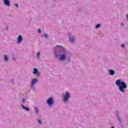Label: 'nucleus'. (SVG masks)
<instances>
[{"mask_svg":"<svg viewBox=\"0 0 128 128\" xmlns=\"http://www.w3.org/2000/svg\"><path fill=\"white\" fill-rule=\"evenodd\" d=\"M46 104H48V106H52V104H54V97H50L48 98Z\"/></svg>","mask_w":128,"mask_h":128,"instance_id":"obj_4","label":"nucleus"},{"mask_svg":"<svg viewBox=\"0 0 128 128\" xmlns=\"http://www.w3.org/2000/svg\"><path fill=\"white\" fill-rule=\"evenodd\" d=\"M38 72V69L36 68H34V71H33V74H36Z\"/></svg>","mask_w":128,"mask_h":128,"instance_id":"obj_12","label":"nucleus"},{"mask_svg":"<svg viewBox=\"0 0 128 128\" xmlns=\"http://www.w3.org/2000/svg\"><path fill=\"white\" fill-rule=\"evenodd\" d=\"M36 76H40V73L39 72H37L36 74Z\"/></svg>","mask_w":128,"mask_h":128,"instance_id":"obj_19","label":"nucleus"},{"mask_svg":"<svg viewBox=\"0 0 128 128\" xmlns=\"http://www.w3.org/2000/svg\"><path fill=\"white\" fill-rule=\"evenodd\" d=\"M115 84L118 87V90L122 94H126V88H127L128 85L125 82L123 81L122 80L118 79L116 80Z\"/></svg>","mask_w":128,"mask_h":128,"instance_id":"obj_2","label":"nucleus"},{"mask_svg":"<svg viewBox=\"0 0 128 128\" xmlns=\"http://www.w3.org/2000/svg\"><path fill=\"white\" fill-rule=\"evenodd\" d=\"M40 52H38L37 53V59L38 60H40Z\"/></svg>","mask_w":128,"mask_h":128,"instance_id":"obj_15","label":"nucleus"},{"mask_svg":"<svg viewBox=\"0 0 128 128\" xmlns=\"http://www.w3.org/2000/svg\"><path fill=\"white\" fill-rule=\"evenodd\" d=\"M38 123L40 124H42V120H38Z\"/></svg>","mask_w":128,"mask_h":128,"instance_id":"obj_20","label":"nucleus"},{"mask_svg":"<svg viewBox=\"0 0 128 128\" xmlns=\"http://www.w3.org/2000/svg\"><path fill=\"white\" fill-rule=\"evenodd\" d=\"M70 40L71 42H74V36L70 37Z\"/></svg>","mask_w":128,"mask_h":128,"instance_id":"obj_11","label":"nucleus"},{"mask_svg":"<svg viewBox=\"0 0 128 128\" xmlns=\"http://www.w3.org/2000/svg\"><path fill=\"white\" fill-rule=\"evenodd\" d=\"M108 72L110 76H114V70H110Z\"/></svg>","mask_w":128,"mask_h":128,"instance_id":"obj_10","label":"nucleus"},{"mask_svg":"<svg viewBox=\"0 0 128 128\" xmlns=\"http://www.w3.org/2000/svg\"><path fill=\"white\" fill-rule=\"evenodd\" d=\"M3 2L7 6H10V0H3Z\"/></svg>","mask_w":128,"mask_h":128,"instance_id":"obj_7","label":"nucleus"},{"mask_svg":"<svg viewBox=\"0 0 128 128\" xmlns=\"http://www.w3.org/2000/svg\"><path fill=\"white\" fill-rule=\"evenodd\" d=\"M124 46H125L124 44H122L121 47L122 48H124Z\"/></svg>","mask_w":128,"mask_h":128,"instance_id":"obj_24","label":"nucleus"},{"mask_svg":"<svg viewBox=\"0 0 128 128\" xmlns=\"http://www.w3.org/2000/svg\"><path fill=\"white\" fill-rule=\"evenodd\" d=\"M35 110V114H38V107H35L34 108Z\"/></svg>","mask_w":128,"mask_h":128,"instance_id":"obj_14","label":"nucleus"},{"mask_svg":"<svg viewBox=\"0 0 128 128\" xmlns=\"http://www.w3.org/2000/svg\"><path fill=\"white\" fill-rule=\"evenodd\" d=\"M115 116H116V118L118 119V120L119 123L122 124V120L120 117V114H118V110H116V112H115Z\"/></svg>","mask_w":128,"mask_h":128,"instance_id":"obj_5","label":"nucleus"},{"mask_svg":"<svg viewBox=\"0 0 128 128\" xmlns=\"http://www.w3.org/2000/svg\"><path fill=\"white\" fill-rule=\"evenodd\" d=\"M96 28H100V24H97L96 26H95Z\"/></svg>","mask_w":128,"mask_h":128,"instance_id":"obj_17","label":"nucleus"},{"mask_svg":"<svg viewBox=\"0 0 128 128\" xmlns=\"http://www.w3.org/2000/svg\"><path fill=\"white\" fill-rule=\"evenodd\" d=\"M126 42L128 43V41H126Z\"/></svg>","mask_w":128,"mask_h":128,"instance_id":"obj_32","label":"nucleus"},{"mask_svg":"<svg viewBox=\"0 0 128 128\" xmlns=\"http://www.w3.org/2000/svg\"><path fill=\"white\" fill-rule=\"evenodd\" d=\"M6 30H8V26H6Z\"/></svg>","mask_w":128,"mask_h":128,"instance_id":"obj_27","label":"nucleus"},{"mask_svg":"<svg viewBox=\"0 0 128 128\" xmlns=\"http://www.w3.org/2000/svg\"><path fill=\"white\" fill-rule=\"evenodd\" d=\"M121 26H124V23L122 22Z\"/></svg>","mask_w":128,"mask_h":128,"instance_id":"obj_29","label":"nucleus"},{"mask_svg":"<svg viewBox=\"0 0 128 128\" xmlns=\"http://www.w3.org/2000/svg\"><path fill=\"white\" fill-rule=\"evenodd\" d=\"M70 98V94L68 92H66L64 96L62 98V101L65 103L68 102Z\"/></svg>","mask_w":128,"mask_h":128,"instance_id":"obj_3","label":"nucleus"},{"mask_svg":"<svg viewBox=\"0 0 128 128\" xmlns=\"http://www.w3.org/2000/svg\"><path fill=\"white\" fill-rule=\"evenodd\" d=\"M12 82H13V84H14V79H12Z\"/></svg>","mask_w":128,"mask_h":128,"instance_id":"obj_28","label":"nucleus"},{"mask_svg":"<svg viewBox=\"0 0 128 128\" xmlns=\"http://www.w3.org/2000/svg\"><path fill=\"white\" fill-rule=\"evenodd\" d=\"M38 34H42V30L38 28Z\"/></svg>","mask_w":128,"mask_h":128,"instance_id":"obj_21","label":"nucleus"},{"mask_svg":"<svg viewBox=\"0 0 128 128\" xmlns=\"http://www.w3.org/2000/svg\"><path fill=\"white\" fill-rule=\"evenodd\" d=\"M126 18L127 20V22H128V14H126Z\"/></svg>","mask_w":128,"mask_h":128,"instance_id":"obj_26","label":"nucleus"},{"mask_svg":"<svg viewBox=\"0 0 128 128\" xmlns=\"http://www.w3.org/2000/svg\"><path fill=\"white\" fill-rule=\"evenodd\" d=\"M111 128H114V127H112Z\"/></svg>","mask_w":128,"mask_h":128,"instance_id":"obj_31","label":"nucleus"},{"mask_svg":"<svg viewBox=\"0 0 128 128\" xmlns=\"http://www.w3.org/2000/svg\"><path fill=\"white\" fill-rule=\"evenodd\" d=\"M4 60L5 62H8V56L5 55L4 56Z\"/></svg>","mask_w":128,"mask_h":128,"instance_id":"obj_16","label":"nucleus"},{"mask_svg":"<svg viewBox=\"0 0 128 128\" xmlns=\"http://www.w3.org/2000/svg\"><path fill=\"white\" fill-rule=\"evenodd\" d=\"M14 6H16V8H18V4H15Z\"/></svg>","mask_w":128,"mask_h":128,"instance_id":"obj_25","label":"nucleus"},{"mask_svg":"<svg viewBox=\"0 0 128 128\" xmlns=\"http://www.w3.org/2000/svg\"><path fill=\"white\" fill-rule=\"evenodd\" d=\"M42 38H44V35H42Z\"/></svg>","mask_w":128,"mask_h":128,"instance_id":"obj_30","label":"nucleus"},{"mask_svg":"<svg viewBox=\"0 0 128 128\" xmlns=\"http://www.w3.org/2000/svg\"><path fill=\"white\" fill-rule=\"evenodd\" d=\"M18 44H20V42H22V35H18Z\"/></svg>","mask_w":128,"mask_h":128,"instance_id":"obj_8","label":"nucleus"},{"mask_svg":"<svg viewBox=\"0 0 128 128\" xmlns=\"http://www.w3.org/2000/svg\"><path fill=\"white\" fill-rule=\"evenodd\" d=\"M38 80L36 78L32 79L30 82V84L34 86L37 82H38Z\"/></svg>","mask_w":128,"mask_h":128,"instance_id":"obj_6","label":"nucleus"},{"mask_svg":"<svg viewBox=\"0 0 128 128\" xmlns=\"http://www.w3.org/2000/svg\"><path fill=\"white\" fill-rule=\"evenodd\" d=\"M22 102L23 104H24V102H26V100L24 99V98H22Z\"/></svg>","mask_w":128,"mask_h":128,"instance_id":"obj_23","label":"nucleus"},{"mask_svg":"<svg viewBox=\"0 0 128 128\" xmlns=\"http://www.w3.org/2000/svg\"><path fill=\"white\" fill-rule=\"evenodd\" d=\"M44 38H48V34L44 33Z\"/></svg>","mask_w":128,"mask_h":128,"instance_id":"obj_18","label":"nucleus"},{"mask_svg":"<svg viewBox=\"0 0 128 128\" xmlns=\"http://www.w3.org/2000/svg\"><path fill=\"white\" fill-rule=\"evenodd\" d=\"M22 108H23V110H26L27 112H30V108L28 106H24V104L21 105Z\"/></svg>","mask_w":128,"mask_h":128,"instance_id":"obj_9","label":"nucleus"},{"mask_svg":"<svg viewBox=\"0 0 128 128\" xmlns=\"http://www.w3.org/2000/svg\"><path fill=\"white\" fill-rule=\"evenodd\" d=\"M30 88L33 92H36V88H34V85L30 84Z\"/></svg>","mask_w":128,"mask_h":128,"instance_id":"obj_13","label":"nucleus"},{"mask_svg":"<svg viewBox=\"0 0 128 128\" xmlns=\"http://www.w3.org/2000/svg\"><path fill=\"white\" fill-rule=\"evenodd\" d=\"M67 62H70V56L68 57Z\"/></svg>","mask_w":128,"mask_h":128,"instance_id":"obj_22","label":"nucleus"},{"mask_svg":"<svg viewBox=\"0 0 128 128\" xmlns=\"http://www.w3.org/2000/svg\"><path fill=\"white\" fill-rule=\"evenodd\" d=\"M68 52L66 51L64 48L60 46V45L56 46L55 50L54 51V54L55 58H58L59 60H66V56Z\"/></svg>","mask_w":128,"mask_h":128,"instance_id":"obj_1","label":"nucleus"}]
</instances>
